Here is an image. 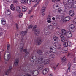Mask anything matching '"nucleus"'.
Instances as JSON below:
<instances>
[{
    "label": "nucleus",
    "instance_id": "5",
    "mask_svg": "<svg viewBox=\"0 0 76 76\" xmlns=\"http://www.w3.org/2000/svg\"><path fill=\"white\" fill-rule=\"evenodd\" d=\"M12 70V67L10 66V67L9 70L8 69L7 71L5 72V74L6 75H9V72L10 73L11 72Z\"/></svg>",
    "mask_w": 76,
    "mask_h": 76
},
{
    "label": "nucleus",
    "instance_id": "37",
    "mask_svg": "<svg viewBox=\"0 0 76 76\" xmlns=\"http://www.w3.org/2000/svg\"><path fill=\"white\" fill-rule=\"evenodd\" d=\"M27 3L28 4H31V0H27Z\"/></svg>",
    "mask_w": 76,
    "mask_h": 76
},
{
    "label": "nucleus",
    "instance_id": "11",
    "mask_svg": "<svg viewBox=\"0 0 76 76\" xmlns=\"http://www.w3.org/2000/svg\"><path fill=\"white\" fill-rule=\"evenodd\" d=\"M16 10L17 13H20L22 11L20 7L19 6H17L16 7Z\"/></svg>",
    "mask_w": 76,
    "mask_h": 76
},
{
    "label": "nucleus",
    "instance_id": "28",
    "mask_svg": "<svg viewBox=\"0 0 76 76\" xmlns=\"http://www.w3.org/2000/svg\"><path fill=\"white\" fill-rule=\"evenodd\" d=\"M1 22L2 24L3 25H5L6 24V20L4 18L2 19V20H1Z\"/></svg>",
    "mask_w": 76,
    "mask_h": 76
},
{
    "label": "nucleus",
    "instance_id": "12",
    "mask_svg": "<svg viewBox=\"0 0 76 76\" xmlns=\"http://www.w3.org/2000/svg\"><path fill=\"white\" fill-rule=\"evenodd\" d=\"M53 40L55 41L56 42H57L58 40V37L56 36H54L53 38Z\"/></svg>",
    "mask_w": 76,
    "mask_h": 76
},
{
    "label": "nucleus",
    "instance_id": "18",
    "mask_svg": "<svg viewBox=\"0 0 76 76\" xmlns=\"http://www.w3.org/2000/svg\"><path fill=\"white\" fill-rule=\"evenodd\" d=\"M19 59H16L14 63V66H18V63H19Z\"/></svg>",
    "mask_w": 76,
    "mask_h": 76
},
{
    "label": "nucleus",
    "instance_id": "60",
    "mask_svg": "<svg viewBox=\"0 0 76 76\" xmlns=\"http://www.w3.org/2000/svg\"><path fill=\"white\" fill-rule=\"evenodd\" d=\"M19 69L20 70L19 71H20V70H22V67H21L20 68H19Z\"/></svg>",
    "mask_w": 76,
    "mask_h": 76
},
{
    "label": "nucleus",
    "instance_id": "44",
    "mask_svg": "<svg viewBox=\"0 0 76 76\" xmlns=\"http://www.w3.org/2000/svg\"><path fill=\"white\" fill-rule=\"evenodd\" d=\"M73 1V0H69L68 1V4L69 3H72Z\"/></svg>",
    "mask_w": 76,
    "mask_h": 76
},
{
    "label": "nucleus",
    "instance_id": "40",
    "mask_svg": "<svg viewBox=\"0 0 76 76\" xmlns=\"http://www.w3.org/2000/svg\"><path fill=\"white\" fill-rule=\"evenodd\" d=\"M23 15V14H22V13H20L19 15V18H22V17Z\"/></svg>",
    "mask_w": 76,
    "mask_h": 76
},
{
    "label": "nucleus",
    "instance_id": "25",
    "mask_svg": "<svg viewBox=\"0 0 76 76\" xmlns=\"http://www.w3.org/2000/svg\"><path fill=\"white\" fill-rule=\"evenodd\" d=\"M48 28L49 29H51L52 30V29H54V26H53L51 25H48Z\"/></svg>",
    "mask_w": 76,
    "mask_h": 76
},
{
    "label": "nucleus",
    "instance_id": "41",
    "mask_svg": "<svg viewBox=\"0 0 76 76\" xmlns=\"http://www.w3.org/2000/svg\"><path fill=\"white\" fill-rule=\"evenodd\" d=\"M62 61H64L66 60V58H65V56L64 57L62 58Z\"/></svg>",
    "mask_w": 76,
    "mask_h": 76
},
{
    "label": "nucleus",
    "instance_id": "55",
    "mask_svg": "<svg viewBox=\"0 0 76 76\" xmlns=\"http://www.w3.org/2000/svg\"><path fill=\"white\" fill-rule=\"evenodd\" d=\"M16 26L17 29H18V25L17 23H16Z\"/></svg>",
    "mask_w": 76,
    "mask_h": 76
},
{
    "label": "nucleus",
    "instance_id": "33",
    "mask_svg": "<svg viewBox=\"0 0 76 76\" xmlns=\"http://www.w3.org/2000/svg\"><path fill=\"white\" fill-rule=\"evenodd\" d=\"M4 59L5 60H6L7 61L9 60V59H10V56H9V55H7V59H6V58H5V55L4 56Z\"/></svg>",
    "mask_w": 76,
    "mask_h": 76
},
{
    "label": "nucleus",
    "instance_id": "4",
    "mask_svg": "<svg viewBox=\"0 0 76 76\" xmlns=\"http://www.w3.org/2000/svg\"><path fill=\"white\" fill-rule=\"evenodd\" d=\"M27 32H28V29H27L26 31H22L21 32H20V34L22 37H24V38H25V36H24V35H25L26 33H27Z\"/></svg>",
    "mask_w": 76,
    "mask_h": 76
},
{
    "label": "nucleus",
    "instance_id": "36",
    "mask_svg": "<svg viewBox=\"0 0 76 76\" xmlns=\"http://www.w3.org/2000/svg\"><path fill=\"white\" fill-rule=\"evenodd\" d=\"M56 48H57L58 50H61V45H59L58 46H57L56 47Z\"/></svg>",
    "mask_w": 76,
    "mask_h": 76
},
{
    "label": "nucleus",
    "instance_id": "13",
    "mask_svg": "<svg viewBox=\"0 0 76 76\" xmlns=\"http://www.w3.org/2000/svg\"><path fill=\"white\" fill-rule=\"evenodd\" d=\"M70 67H71V63L69 62L68 64V69L66 71V72L67 73H68V72H70Z\"/></svg>",
    "mask_w": 76,
    "mask_h": 76
},
{
    "label": "nucleus",
    "instance_id": "21",
    "mask_svg": "<svg viewBox=\"0 0 76 76\" xmlns=\"http://www.w3.org/2000/svg\"><path fill=\"white\" fill-rule=\"evenodd\" d=\"M66 33L67 32H66V31L65 30H62V33H61V35H66Z\"/></svg>",
    "mask_w": 76,
    "mask_h": 76
},
{
    "label": "nucleus",
    "instance_id": "64",
    "mask_svg": "<svg viewBox=\"0 0 76 76\" xmlns=\"http://www.w3.org/2000/svg\"><path fill=\"white\" fill-rule=\"evenodd\" d=\"M52 19L53 20H55V18H54V17H53V18H52Z\"/></svg>",
    "mask_w": 76,
    "mask_h": 76
},
{
    "label": "nucleus",
    "instance_id": "56",
    "mask_svg": "<svg viewBox=\"0 0 76 76\" xmlns=\"http://www.w3.org/2000/svg\"><path fill=\"white\" fill-rule=\"evenodd\" d=\"M33 17H34L33 15L30 16V19H32V18H33Z\"/></svg>",
    "mask_w": 76,
    "mask_h": 76
},
{
    "label": "nucleus",
    "instance_id": "42",
    "mask_svg": "<svg viewBox=\"0 0 76 76\" xmlns=\"http://www.w3.org/2000/svg\"><path fill=\"white\" fill-rule=\"evenodd\" d=\"M47 19L48 20H51V17L50 16V15L48 16Z\"/></svg>",
    "mask_w": 76,
    "mask_h": 76
},
{
    "label": "nucleus",
    "instance_id": "31",
    "mask_svg": "<svg viewBox=\"0 0 76 76\" xmlns=\"http://www.w3.org/2000/svg\"><path fill=\"white\" fill-rule=\"evenodd\" d=\"M50 56L51 57V58H50V60H53L54 58V57H55V55L54 54H52L51 55H50Z\"/></svg>",
    "mask_w": 76,
    "mask_h": 76
},
{
    "label": "nucleus",
    "instance_id": "63",
    "mask_svg": "<svg viewBox=\"0 0 76 76\" xmlns=\"http://www.w3.org/2000/svg\"><path fill=\"white\" fill-rule=\"evenodd\" d=\"M3 35V33H0V35L1 36V35Z\"/></svg>",
    "mask_w": 76,
    "mask_h": 76
},
{
    "label": "nucleus",
    "instance_id": "52",
    "mask_svg": "<svg viewBox=\"0 0 76 76\" xmlns=\"http://www.w3.org/2000/svg\"><path fill=\"white\" fill-rule=\"evenodd\" d=\"M53 24L54 26H56V25H57V23H53Z\"/></svg>",
    "mask_w": 76,
    "mask_h": 76
},
{
    "label": "nucleus",
    "instance_id": "6",
    "mask_svg": "<svg viewBox=\"0 0 76 76\" xmlns=\"http://www.w3.org/2000/svg\"><path fill=\"white\" fill-rule=\"evenodd\" d=\"M49 72V69L48 68H46L42 71V73L43 75H46Z\"/></svg>",
    "mask_w": 76,
    "mask_h": 76
},
{
    "label": "nucleus",
    "instance_id": "57",
    "mask_svg": "<svg viewBox=\"0 0 76 76\" xmlns=\"http://www.w3.org/2000/svg\"><path fill=\"white\" fill-rule=\"evenodd\" d=\"M73 74L74 75H75V76H76V72H74L73 73Z\"/></svg>",
    "mask_w": 76,
    "mask_h": 76
},
{
    "label": "nucleus",
    "instance_id": "59",
    "mask_svg": "<svg viewBox=\"0 0 76 76\" xmlns=\"http://www.w3.org/2000/svg\"><path fill=\"white\" fill-rule=\"evenodd\" d=\"M48 76H53L52 74H49Z\"/></svg>",
    "mask_w": 76,
    "mask_h": 76
},
{
    "label": "nucleus",
    "instance_id": "58",
    "mask_svg": "<svg viewBox=\"0 0 76 76\" xmlns=\"http://www.w3.org/2000/svg\"><path fill=\"white\" fill-rule=\"evenodd\" d=\"M24 70V72H27V69H25L24 70Z\"/></svg>",
    "mask_w": 76,
    "mask_h": 76
},
{
    "label": "nucleus",
    "instance_id": "23",
    "mask_svg": "<svg viewBox=\"0 0 76 76\" xmlns=\"http://www.w3.org/2000/svg\"><path fill=\"white\" fill-rule=\"evenodd\" d=\"M10 9L14 11L15 10V7H14V5L12 4L11 5L10 7Z\"/></svg>",
    "mask_w": 76,
    "mask_h": 76
},
{
    "label": "nucleus",
    "instance_id": "19",
    "mask_svg": "<svg viewBox=\"0 0 76 76\" xmlns=\"http://www.w3.org/2000/svg\"><path fill=\"white\" fill-rule=\"evenodd\" d=\"M45 55H47V56H50L51 55V52L48 51H46L45 52Z\"/></svg>",
    "mask_w": 76,
    "mask_h": 76
},
{
    "label": "nucleus",
    "instance_id": "45",
    "mask_svg": "<svg viewBox=\"0 0 76 76\" xmlns=\"http://www.w3.org/2000/svg\"><path fill=\"white\" fill-rule=\"evenodd\" d=\"M32 2H35V3H36V2H37L38 1V0H31Z\"/></svg>",
    "mask_w": 76,
    "mask_h": 76
},
{
    "label": "nucleus",
    "instance_id": "38",
    "mask_svg": "<svg viewBox=\"0 0 76 76\" xmlns=\"http://www.w3.org/2000/svg\"><path fill=\"white\" fill-rule=\"evenodd\" d=\"M45 35H48L50 34V33H49V32H48V31H45Z\"/></svg>",
    "mask_w": 76,
    "mask_h": 76
},
{
    "label": "nucleus",
    "instance_id": "22",
    "mask_svg": "<svg viewBox=\"0 0 76 76\" xmlns=\"http://www.w3.org/2000/svg\"><path fill=\"white\" fill-rule=\"evenodd\" d=\"M50 50L51 52H52L53 53H56V51H57V50L56 49L54 48L53 49V48L51 47L50 48Z\"/></svg>",
    "mask_w": 76,
    "mask_h": 76
},
{
    "label": "nucleus",
    "instance_id": "34",
    "mask_svg": "<svg viewBox=\"0 0 76 76\" xmlns=\"http://www.w3.org/2000/svg\"><path fill=\"white\" fill-rule=\"evenodd\" d=\"M43 68H44L43 65H41L38 68V70H42Z\"/></svg>",
    "mask_w": 76,
    "mask_h": 76
},
{
    "label": "nucleus",
    "instance_id": "15",
    "mask_svg": "<svg viewBox=\"0 0 76 76\" xmlns=\"http://www.w3.org/2000/svg\"><path fill=\"white\" fill-rule=\"evenodd\" d=\"M66 36L67 38H70L72 36V33L69 32H66Z\"/></svg>",
    "mask_w": 76,
    "mask_h": 76
},
{
    "label": "nucleus",
    "instance_id": "9",
    "mask_svg": "<svg viewBox=\"0 0 76 76\" xmlns=\"http://www.w3.org/2000/svg\"><path fill=\"white\" fill-rule=\"evenodd\" d=\"M46 7H43L41 9V10L42 12L43 16H44V15H45V11L46 10Z\"/></svg>",
    "mask_w": 76,
    "mask_h": 76
},
{
    "label": "nucleus",
    "instance_id": "16",
    "mask_svg": "<svg viewBox=\"0 0 76 76\" xmlns=\"http://www.w3.org/2000/svg\"><path fill=\"white\" fill-rule=\"evenodd\" d=\"M69 14L71 16H73L75 15L74 11L73 10H70L69 11Z\"/></svg>",
    "mask_w": 76,
    "mask_h": 76
},
{
    "label": "nucleus",
    "instance_id": "48",
    "mask_svg": "<svg viewBox=\"0 0 76 76\" xmlns=\"http://www.w3.org/2000/svg\"><path fill=\"white\" fill-rule=\"evenodd\" d=\"M13 1L14 3H18V0H14Z\"/></svg>",
    "mask_w": 76,
    "mask_h": 76
},
{
    "label": "nucleus",
    "instance_id": "62",
    "mask_svg": "<svg viewBox=\"0 0 76 76\" xmlns=\"http://www.w3.org/2000/svg\"><path fill=\"white\" fill-rule=\"evenodd\" d=\"M27 76H31V75L29 74H27Z\"/></svg>",
    "mask_w": 76,
    "mask_h": 76
},
{
    "label": "nucleus",
    "instance_id": "50",
    "mask_svg": "<svg viewBox=\"0 0 76 76\" xmlns=\"http://www.w3.org/2000/svg\"><path fill=\"white\" fill-rule=\"evenodd\" d=\"M72 4L73 5H75V4H76V1H74L72 3Z\"/></svg>",
    "mask_w": 76,
    "mask_h": 76
},
{
    "label": "nucleus",
    "instance_id": "2",
    "mask_svg": "<svg viewBox=\"0 0 76 76\" xmlns=\"http://www.w3.org/2000/svg\"><path fill=\"white\" fill-rule=\"evenodd\" d=\"M20 52H25L26 55L27 56H29V52L27 51V49H23V45L21 46L20 48Z\"/></svg>",
    "mask_w": 76,
    "mask_h": 76
},
{
    "label": "nucleus",
    "instance_id": "3",
    "mask_svg": "<svg viewBox=\"0 0 76 76\" xmlns=\"http://www.w3.org/2000/svg\"><path fill=\"white\" fill-rule=\"evenodd\" d=\"M37 28V26L35 25L33 27L32 30L33 31H34V34L36 35H38L40 32L39 31V28H38L37 29H36Z\"/></svg>",
    "mask_w": 76,
    "mask_h": 76
},
{
    "label": "nucleus",
    "instance_id": "1",
    "mask_svg": "<svg viewBox=\"0 0 76 76\" xmlns=\"http://www.w3.org/2000/svg\"><path fill=\"white\" fill-rule=\"evenodd\" d=\"M30 58L31 62H35L37 64H41V61L43 60V58L42 57H40L37 59V57L35 56H32V55H31Z\"/></svg>",
    "mask_w": 76,
    "mask_h": 76
},
{
    "label": "nucleus",
    "instance_id": "32",
    "mask_svg": "<svg viewBox=\"0 0 76 76\" xmlns=\"http://www.w3.org/2000/svg\"><path fill=\"white\" fill-rule=\"evenodd\" d=\"M27 0H21V2L23 4H25V3H27Z\"/></svg>",
    "mask_w": 76,
    "mask_h": 76
},
{
    "label": "nucleus",
    "instance_id": "61",
    "mask_svg": "<svg viewBox=\"0 0 76 76\" xmlns=\"http://www.w3.org/2000/svg\"><path fill=\"white\" fill-rule=\"evenodd\" d=\"M3 29V28H1V27H0V31H2Z\"/></svg>",
    "mask_w": 76,
    "mask_h": 76
},
{
    "label": "nucleus",
    "instance_id": "53",
    "mask_svg": "<svg viewBox=\"0 0 76 76\" xmlns=\"http://www.w3.org/2000/svg\"><path fill=\"white\" fill-rule=\"evenodd\" d=\"M73 7L75 9H76V4H75L73 5Z\"/></svg>",
    "mask_w": 76,
    "mask_h": 76
},
{
    "label": "nucleus",
    "instance_id": "35",
    "mask_svg": "<svg viewBox=\"0 0 76 76\" xmlns=\"http://www.w3.org/2000/svg\"><path fill=\"white\" fill-rule=\"evenodd\" d=\"M37 53L39 54L40 55H41L42 54V51L40 50H37Z\"/></svg>",
    "mask_w": 76,
    "mask_h": 76
},
{
    "label": "nucleus",
    "instance_id": "49",
    "mask_svg": "<svg viewBox=\"0 0 76 76\" xmlns=\"http://www.w3.org/2000/svg\"><path fill=\"white\" fill-rule=\"evenodd\" d=\"M61 11H62V10H61V8H59L58 9V12H59V13H60Z\"/></svg>",
    "mask_w": 76,
    "mask_h": 76
},
{
    "label": "nucleus",
    "instance_id": "24",
    "mask_svg": "<svg viewBox=\"0 0 76 76\" xmlns=\"http://www.w3.org/2000/svg\"><path fill=\"white\" fill-rule=\"evenodd\" d=\"M5 13H6V14H7L8 15H10L11 14L10 10H6L5 11Z\"/></svg>",
    "mask_w": 76,
    "mask_h": 76
},
{
    "label": "nucleus",
    "instance_id": "39",
    "mask_svg": "<svg viewBox=\"0 0 76 76\" xmlns=\"http://www.w3.org/2000/svg\"><path fill=\"white\" fill-rule=\"evenodd\" d=\"M10 44H7V50H9V49H10Z\"/></svg>",
    "mask_w": 76,
    "mask_h": 76
},
{
    "label": "nucleus",
    "instance_id": "20",
    "mask_svg": "<svg viewBox=\"0 0 76 76\" xmlns=\"http://www.w3.org/2000/svg\"><path fill=\"white\" fill-rule=\"evenodd\" d=\"M60 37L61 41L64 42L66 40V37L63 35L60 36Z\"/></svg>",
    "mask_w": 76,
    "mask_h": 76
},
{
    "label": "nucleus",
    "instance_id": "27",
    "mask_svg": "<svg viewBox=\"0 0 76 76\" xmlns=\"http://www.w3.org/2000/svg\"><path fill=\"white\" fill-rule=\"evenodd\" d=\"M28 10V8L24 6L22 7V10L23 12L26 11Z\"/></svg>",
    "mask_w": 76,
    "mask_h": 76
},
{
    "label": "nucleus",
    "instance_id": "43",
    "mask_svg": "<svg viewBox=\"0 0 76 76\" xmlns=\"http://www.w3.org/2000/svg\"><path fill=\"white\" fill-rule=\"evenodd\" d=\"M33 27V26L32 25H30L28 27V29H29V28H32V27Z\"/></svg>",
    "mask_w": 76,
    "mask_h": 76
},
{
    "label": "nucleus",
    "instance_id": "30",
    "mask_svg": "<svg viewBox=\"0 0 76 76\" xmlns=\"http://www.w3.org/2000/svg\"><path fill=\"white\" fill-rule=\"evenodd\" d=\"M63 3L65 5H66V4H69V0H64Z\"/></svg>",
    "mask_w": 76,
    "mask_h": 76
},
{
    "label": "nucleus",
    "instance_id": "17",
    "mask_svg": "<svg viewBox=\"0 0 76 76\" xmlns=\"http://www.w3.org/2000/svg\"><path fill=\"white\" fill-rule=\"evenodd\" d=\"M32 73L33 76H37V75H38L39 72L38 71H33L32 72Z\"/></svg>",
    "mask_w": 76,
    "mask_h": 76
},
{
    "label": "nucleus",
    "instance_id": "46",
    "mask_svg": "<svg viewBox=\"0 0 76 76\" xmlns=\"http://www.w3.org/2000/svg\"><path fill=\"white\" fill-rule=\"evenodd\" d=\"M68 43H69L68 45H69V47H71L72 46V43L71 42H68Z\"/></svg>",
    "mask_w": 76,
    "mask_h": 76
},
{
    "label": "nucleus",
    "instance_id": "29",
    "mask_svg": "<svg viewBox=\"0 0 76 76\" xmlns=\"http://www.w3.org/2000/svg\"><path fill=\"white\" fill-rule=\"evenodd\" d=\"M50 62V60L48 59L45 60L44 61V64L46 65Z\"/></svg>",
    "mask_w": 76,
    "mask_h": 76
},
{
    "label": "nucleus",
    "instance_id": "26",
    "mask_svg": "<svg viewBox=\"0 0 76 76\" xmlns=\"http://www.w3.org/2000/svg\"><path fill=\"white\" fill-rule=\"evenodd\" d=\"M69 43L67 42V41H66L64 44V47H67V46L69 45Z\"/></svg>",
    "mask_w": 76,
    "mask_h": 76
},
{
    "label": "nucleus",
    "instance_id": "14",
    "mask_svg": "<svg viewBox=\"0 0 76 76\" xmlns=\"http://www.w3.org/2000/svg\"><path fill=\"white\" fill-rule=\"evenodd\" d=\"M36 42L37 45H41V44L42 43V42H41V39H39L36 41Z\"/></svg>",
    "mask_w": 76,
    "mask_h": 76
},
{
    "label": "nucleus",
    "instance_id": "8",
    "mask_svg": "<svg viewBox=\"0 0 76 76\" xmlns=\"http://www.w3.org/2000/svg\"><path fill=\"white\" fill-rule=\"evenodd\" d=\"M70 20V16H67L63 20V22H67L69 21Z\"/></svg>",
    "mask_w": 76,
    "mask_h": 76
},
{
    "label": "nucleus",
    "instance_id": "7",
    "mask_svg": "<svg viewBox=\"0 0 76 76\" xmlns=\"http://www.w3.org/2000/svg\"><path fill=\"white\" fill-rule=\"evenodd\" d=\"M64 6L65 7H68V8L69 9H71L73 8V6L71 4H67L66 5H64Z\"/></svg>",
    "mask_w": 76,
    "mask_h": 76
},
{
    "label": "nucleus",
    "instance_id": "47",
    "mask_svg": "<svg viewBox=\"0 0 76 76\" xmlns=\"http://www.w3.org/2000/svg\"><path fill=\"white\" fill-rule=\"evenodd\" d=\"M21 41H22L23 42H24L25 41V39H24V38L23 37V38L21 40Z\"/></svg>",
    "mask_w": 76,
    "mask_h": 76
},
{
    "label": "nucleus",
    "instance_id": "10",
    "mask_svg": "<svg viewBox=\"0 0 76 76\" xmlns=\"http://www.w3.org/2000/svg\"><path fill=\"white\" fill-rule=\"evenodd\" d=\"M75 28V26L73 24H71L69 25V29L70 31L72 32L73 31V28Z\"/></svg>",
    "mask_w": 76,
    "mask_h": 76
},
{
    "label": "nucleus",
    "instance_id": "51",
    "mask_svg": "<svg viewBox=\"0 0 76 76\" xmlns=\"http://www.w3.org/2000/svg\"><path fill=\"white\" fill-rule=\"evenodd\" d=\"M50 20H48L47 21V22H48V23H51V21H50Z\"/></svg>",
    "mask_w": 76,
    "mask_h": 76
},
{
    "label": "nucleus",
    "instance_id": "54",
    "mask_svg": "<svg viewBox=\"0 0 76 76\" xmlns=\"http://www.w3.org/2000/svg\"><path fill=\"white\" fill-rule=\"evenodd\" d=\"M31 12H32V10H30L29 11V12H28V14H31Z\"/></svg>",
    "mask_w": 76,
    "mask_h": 76
}]
</instances>
